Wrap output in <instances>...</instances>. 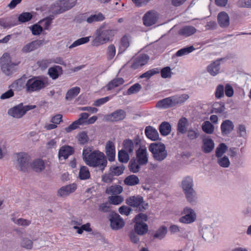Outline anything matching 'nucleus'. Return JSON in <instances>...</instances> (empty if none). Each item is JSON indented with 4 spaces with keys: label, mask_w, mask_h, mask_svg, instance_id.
Here are the masks:
<instances>
[{
    "label": "nucleus",
    "mask_w": 251,
    "mask_h": 251,
    "mask_svg": "<svg viewBox=\"0 0 251 251\" xmlns=\"http://www.w3.org/2000/svg\"><path fill=\"white\" fill-rule=\"evenodd\" d=\"M234 125L229 120L224 121L221 125V129L223 135L229 134L234 129Z\"/></svg>",
    "instance_id": "24"
},
{
    "label": "nucleus",
    "mask_w": 251,
    "mask_h": 251,
    "mask_svg": "<svg viewBox=\"0 0 251 251\" xmlns=\"http://www.w3.org/2000/svg\"><path fill=\"white\" fill-rule=\"evenodd\" d=\"M141 85L139 83H135L131 86L127 91V95H131L139 92L141 89Z\"/></svg>",
    "instance_id": "61"
},
{
    "label": "nucleus",
    "mask_w": 251,
    "mask_h": 251,
    "mask_svg": "<svg viewBox=\"0 0 251 251\" xmlns=\"http://www.w3.org/2000/svg\"><path fill=\"white\" fill-rule=\"evenodd\" d=\"M78 141L80 144H84L88 142L89 138L85 131H82L77 135Z\"/></svg>",
    "instance_id": "62"
},
{
    "label": "nucleus",
    "mask_w": 251,
    "mask_h": 251,
    "mask_svg": "<svg viewBox=\"0 0 251 251\" xmlns=\"http://www.w3.org/2000/svg\"><path fill=\"white\" fill-rule=\"evenodd\" d=\"M202 143V149L204 153H210L213 150L215 144L211 138H203Z\"/></svg>",
    "instance_id": "25"
},
{
    "label": "nucleus",
    "mask_w": 251,
    "mask_h": 251,
    "mask_svg": "<svg viewBox=\"0 0 251 251\" xmlns=\"http://www.w3.org/2000/svg\"><path fill=\"white\" fill-rule=\"evenodd\" d=\"M76 189V185L75 183L67 185L61 187L57 191L58 196L65 197L73 193Z\"/></svg>",
    "instance_id": "21"
},
{
    "label": "nucleus",
    "mask_w": 251,
    "mask_h": 251,
    "mask_svg": "<svg viewBox=\"0 0 251 251\" xmlns=\"http://www.w3.org/2000/svg\"><path fill=\"white\" fill-rule=\"evenodd\" d=\"M104 19V16L101 13L91 15L88 17L86 21L89 24H92L96 22H100Z\"/></svg>",
    "instance_id": "43"
},
{
    "label": "nucleus",
    "mask_w": 251,
    "mask_h": 251,
    "mask_svg": "<svg viewBox=\"0 0 251 251\" xmlns=\"http://www.w3.org/2000/svg\"><path fill=\"white\" fill-rule=\"evenodd\" d=\"M90 176L88 168L86 166L81 167L79 172V177L80 179L85 180L89 178Z\"/></svg>",
    "instance_id": "48"
},
{
    "label": "nucleus",
    "mask_w": 251,
    "mask_h": 251,
    "mask_svg": "<svg viewBox=\"0 0 251 251\" xmlns=\"http://www.w3.org/2000/svg\"><path fill=\"white\" fill-rule=\"evenodd\" d=\"M116 53V49L114 45H110L107 50V59L110 60L113 58Z\"/></svg>",
    "instance_id": "58"
},
{
    "label": "nucleus",
    "mask_w": 251,
    "mask_h": 251,
    "mask_svg": "<svg viewBox=\"0 0 251 251\" xmlns=\"http://www.w3.org/2000/svg\"><path fill=\"white\" fill-rule=\"evenodd\" d=\"M195 50V48L193 46L183 48L178 50L176 53V55L177 57L182 56L183 55H187L192 52Z\"/></svg>",
    "instance_id": "45"
},
{
    "label": "nucleus",
    "mask_w": 251,
    "mask_h": 251,
    "mask_svg": "<svg viewBox=\"0 0 251 251\" xmlns=\"http://www.w3.org/2000/svg\"><path fill=\"white\" fill-rule=\"evenodd\" d=\"M184 216L180 218L179 221L182 223L190 224L196 219V215L194 211L191 208H184L183 212Z\"/></svg>",
    "instance_id": "12"
},
{
    "label": "nucleus",
    "mask_w": 251,
    "mask_h": 251,
    "mask_svg": "<svg viewBox=\"0 0 251 251\" xmlns=\"http://www.w3.org/2000/svg\"><path fill=\"white\" fill-rule=\"evenodd\" d=\"M217 158V163L221 167L227 168L230 165V161L227 156L225 155Z\"/></svg>",
    "instance_id": "52"
},
{
    "label": "nucleus",
    "mask_w": 251,
    "mask_h": 251,
    "mask_svg": "<svg viewBox=\"0 0 251 251\" xmlns=\"http://www.w3.org/2000/svg\"><path fill=\"white\" fill-rule=\"evenodd\" d=\"M141 142V139L137 137L133 140L130 139H126L123 142L124 149L126 152L130 154L133 153L134 149H137L140 146L139 145Z\"/></svg>",
    "instance_id": "10"
},
{
    "label": "nucleus",
    "mask_w": 251,
    "mask_h": 251,
    "mask_svg": "<svg viewBox=\"0 0 251 251\" xmlns=\"http://www.w3.org/2000/svg\"><path fill=\"white\" fill-rule=\"evenodd\" d=\"M215 97L220 99L224 96V86L222 84L218 85L215 93Z\"/></svg>",
    "instance_id": "64"
},
{
    "label": "nucleus",
    "mask_w": 251,
    "mask_h": 251,
    "mask_svg": "<svg viewBox=\"0 0 251 251\" xmlns=\"http://www.w3.org/2000/svg\"><path fill=\"white\" fill-rule=\"evenodd\" d=\"M118 160L122 163H126L129 160V155L127 152L124 150L119 151L118 153Z\"/></svg>",
    "instance_id": "44"
},
{
    "label": "nucleus",
    "mask_w": 251,
    "mask_h": 251,
    "mask_svg": "<svg viewBox=\"0 0 251 251\" xmlns=\"http://www.w3.org/2000/svg\"><path fill=\"white\" fill-rule=\"evenodd\" d=\"M140 166L142 165L139 164L138 161L133 158L130 160L128 164V168L130 172L136 173L139 171Z\"/></svg>",
    "instance_id": "39"
},
{
    "label": "nucleus",
    "mask_w": 251,
    "mask_h": 251,
    "mask_svg": "<svg viewBox=\"0 0 251 251\" xmlns=\"http://www.w3.org/2000/svg\"><path fill=\"white\" fill-rule=\"evenodd\" d=\"M194 182L193 178L187 176L185 177L182 181V188L183 191L194 189Z\"/></svg>",
    "instance_id": "33"
},
{
    "label": "nucleus",
    "mask_w": 251,
    "mask_h": 251,
    "mask_svg": "<svg viewBox=\"0 0 251 251\" xmlns=\"http://www.w3.org/2000/svg\"><path fill=\"white\" fill-rule=\"evenodd\" d=\"M52 62L51 59H42L38 61L37 63L39 67L42 70H45Z\"/></svg>",
    "instance_id": "57"
},
{
    "label": "nucleus",
    "mask_w": 251,
    "mask_h": 251,
    "mask_svg": "<svg viewBox=\"0 0 251 251\" xmlns=\"http://www.w3.org/2000/svg\"><path fill=\"white\" fill-rule=\"evenodd\" d=\"M158 18V14L157 12L153 10H150L144 14L142 20L145 26H150L156 24Z\"/></svg>",
    "instance_id": "11"
},
{
    "label": "nucleus",
    "mask_w": 251,
    "mask_h": 251,
    "mask_svg": "<svg viewBox=\"0 0 251 251\" xmlns=\"http://www.w3.org/2000/svg\"><path fill=\"white\" fill-rule=\"evenodd\" d=\"M90 36L82 37L76 40V41L74 42L72 45L70 46V47H69V49H72L79 45L88 43L90 40Z\"/></svg>",
    "instance_id": "53"
},
{
    "label": "nucleus",
    "mask_w": 251,
    "mask_h": 251,
    "mask_svg": "<svg viewBox=\"0 0 251 251\" xmlns=\"http://www.w3.org/2000/svg\"><path fill=\"white\" fill-rule=\"evenodd\" d=\"M220 66L219 60H216L207 67V71L211 75L215 76L219 73Z\"/></svg>",
    "instance_id": "32"
},
{
    "label": "nucleus",
    "mask_w": 251,
    "mask_h": 251,
    "mask_svg": "<svg viewBox=\"0 0 251 251\" xmlns=\"http://www.w3.org/2000/svg\"><path fill=\"white\" fill-rule=\"evenodd\" d=\"M117 30L111 29L102 24L98 28L94 34L95 38L92 42L94 46H99L109 42L115 35Z\"/></svg>",
    "instance_id": "2"
},
{
    "label": "nucleus",
    "mask_w": 251,
    "mask_h": 251,
    "mask_svg": "<svg viewBox=\"0 0 251 251\" xmlns=\"http://www.w3.org/2000/svg\"><path fill=\"white\" fill-rule=\"evenodd\" d=\"M124 200V197L121 195L111 196L108 197V201L110 204L114 205L120 204L123 202Z\"/></svg>",
    "instance_id": "46"
},
{
    "label": "nucleus",
    "mask_w": 251,
    "mask_h": 251,
    "mask_svg": "<svg viewBox=\"0 0 251 251\" xmlns=\"http://www.w3.org/2000/svg\"><path fill=\"white\" fill-rule=\"evenodd\" d=\"M80 91V89L78 87H75L69 89L66 94L65 99L67 100H71L79 93Z\"/></svg>",
    "instance_id": "38"
},
{
    "label": "nucleus",
    "mask_w": 251,
    "mask_h": 251,
    "mask_svg": "<svg viewBox=\"0 0 251 251\" xmlns=\"http://www.w3.org/2000/svg\"><path fill=\"white\" fill-rule=\"evenodd\" d=\"M47 85V78L42 76H33L27 80L25 88L27 93H31L33 92H39L44 89Z\"/></svg>",
    "instance_id": "3"
},
{
    "label": "nucleus",
    "mask_w": 251,
    "mask_h": 251,
    "mask_svg": "<svg viewBox=\"0 0 251 251\" xmlns=\"http://www.w3.org/2000/svg\"><path fill=\"white\" fill-rule=\"evenodd\" d=\"M105 153L108 160L110 162L113 161L115 158V148L113 142L108 141L105 145Z\"/></svg>",
    "instance_id": "20"
},
{
    "label": "nucleus",
    "mask_w": 251,
    "mask_h": 251,
    "mask_svg": "<svg viewBox=\"0 0 251 251\" xmlns=\"http://www.w3.org/2000/svg\"><path fill=\"white\" fill-rule=\"evenodd\" d=\"M74 152V149L70 146L62 147L59 151L58 156L60 158L63 157L64 159H66L68 156L72 154Z\"/></svg>",
    "instance_id": "34"
},
{
    "label": "nucleus",
    "mask_w": 251,
    "mask_h": 251,
    "mask_svg": "<svg viewBox=\"0 0 251 251\" xmlns=\"http://www.w3.org/2000/svg\"><path fill=\"white\" fill-rule=\"evenodd\" d=\"M21 245L26 249H31L33 246V242L27 238H24L22 239Z\"/></svg>",
    "instance_id": "63"
},
{
    "label": "nucleus",
    "mask_w": 251,
    "mask_h": 251,
    "mask_svg": "<svg viewBox=\"0 0 251 251\" xmlns=\"http://www.w3.org/2000/svg\"><path fill=\"white\" fill-rule=\"evenodd\" d=\"M187 201L192 204H196L197 201L198 197L197 192L194 189H191L183 191Z\"/></svg>",
    "instance_id": "26"
},
{
    "label": "nucleus",
    "mask_w": 251,
    "mask_h": 251,
    "mask_svg": "<svg viewBox=\"0 0 251 251\" xmlns=\"http://www.w3.org/2000/svg\"><path fill=\"white\" fill-rule=\"evenodd\" d=\"M63 73L62 69L59 66H54L48 70V74L52 79H57Z\"/></svg>",
    "instance_id": "27"
},
{
    "label": "nucleus",
    "mask_w": 251,
    "mask_h": 251,
    "mask_svg": "<svg viewBox=\"0 0 251 251\" xmlns=\"http://www.w3.org/2000/svg\"><path fill=\"white\" fill-rule=\"evenodd\" d=\"M44 40H35L25 45L22 50L24 53L31 52L43 46L44 44Z\"/></svg>",
    "instance_id": "18"
},
{
    "label": "nucleus",
    "mask_w": 251,
    "mask_h": 251,
    "mask_svg": "<svg viewBox=\"0 0 251 251\" xmlns=\"http://www.w3.org/2000/svg\"><path fill=\"white\" fill-rule=\"evenodd\" d=\"M149 150L152 153L153 158L158 161L164 160L168 155L165 146L161 143L151 144Z\"/></svg>",
    "instance_id": "5"
},
{
    "label": "nucleus",
    "mask_w": 251,
    "mask_h": 251,
    "mask_svg": "<svg viewBox=\"0 0 251 251\" xmlns=\"http://www.w3.org/2000/svg\"><path fill=\"white\" fill-rule=\"evenodd\" d=\"M174 106L176 104H181L187 100L189 96L187 94H182L178 96L172 97Z\"/></svg>",
    "instance_id": "42"
},
{
    "label": "nucleus",
    "mask_w": 251,
    "mask_h": 251,
    "mask_svg": "<svg viewBox=\"0 0 251 251\" xmlns=\"http://www.w3.org/2000/svg\"><path fill=\"white\" fill-rule=\"evenodd\" d=\"M11 87L15 90L18 91L21 90L23 88L25 87L23 79L20 78L15 81L11 84Z\"/></svg>",
    "instance_id": "60"
},
{
    "label": "nucleus",
    "mask_w": 251,
    "mask_h": 251,
    "mask_svg": "<svg viewBox=\"0 0 251 251\" xmlns=\"http://www.w3.org/2000/svg\"><path fill=\"white\" fill-rule=\"evenodd\" d=\"M80 117L77 120L74 121L69 126L65 128L67 132H70L73 130H75L78 127L79 125H82L89 117V114L87 113H82L79 115Z\"/></svg>",
    "instance_id": "15"
},
{
    "label": "nucleus",
    "mask_w": 251,
    "mask_h": 251,
    "mask_svg": "<svg viewBox=\"0 0 251 251\" xmlns=\"http://www.w3.org/2000/svg\"><path fill=\"white\" fill-rule=\"evenodd\" d=\"M76 0H62L57 3V6L59 7L57 13H62L73 7L76 4Z\"/></svg>",
    "instance_id": "16"
},
{
    "label": "nucleus",
    "mask_w": 251,
    "mask_h": 251,
    "mask_svg": "<svg viewBox=\"0 0 251 251\" xmlns=\"http://www.w3.org/2000/svg\"><path fill=\"white\" fill-rule=\"evenodd\" d=\"M167 232V227L165 226H162L160 228H159L156 231L154 235V238L159 239H162L165 236Z\"/></svg>",
    "instance_id": "51"
},
{
    "label": "nucleus",
    "mask_w": 251,
    "mask_h": 251,
    "mask_svg": "<svg viewBox=\"0 0 251 251\" xmlns=\"http://www.w3.org/2000/svg\"><path fill=\"white\" fill-rule=\"evenodd\" d=\"M124 183L127 186H134L139 183V179L137 176L131 175L125 178Z\"/></svg>",
    "instance_id": "36"
},
{
    "label": "nucleus",
    "mask_w": 251,
    "mask_h": 251,
    "mask_svg": "<svg viewBox=\"0 0 251 251\" xmlns=\"http://www.w3.org/2000/svg\"><path fill=\"white\" fill-rule=\"evenodd\" d=\"M36 106L33 105H23V103H21L8 110L9 115L15 118H20L22 117L27 111L36 108Z\"/></svg>",
    "instance_id": "8"
},
{
    "label": "nucleus",
    "mask_w": 251,
    "mask_h": 251,
    "mask_svg": "<svg viewBox=\"0 0 251 251\" xmlns=\"http://www.w3.org/2000/svg\"><path fill=\"white\" fill-rule=\"evenodd\" d=\"M197 31V29L193 26L185 25L178 31V34L183 37H188L194 35Z\"/></svg>",
    "instance_id": "22"
},
{
    "label": "nucleus",
    "mask_w": 251,
    "mask_h": 251,
    "mask_svg": "<svg viewBox=\"0 0 251 251\" xmlns=\"http://www.w3.org/2000/svg\"><path fill=\"white\" fill-rule=\"evenodd\" d=\"M156 106L160 108H168L174 106L172 97L158 101Z\"/></svg>",
    "instance_id": "28"
},
{
    "label": "nucleus",
    "mask_w": 251,
    "mask_h": 251,
    "mask_svg": "<svg viewBox=\"0 0 251 251\" xmlns=\"http://www.w3.org/2000/svg\"><path fill=\"white\" fill-rule=\"evenodd\" d=\"M145 132L147 137L151 140L155 141L159 138L158 131L151 126L146 127Z\"/></svg>",
    "instance_id": "29"
},
{
    "label": "nucleus",
    "mask_w": 251,
    "mask_h": 251,
    "mask_svg": "<svg viewBox=\"0 0 251 251\" xmlns=\"http://www.w3.org/2000/svg\"><path fill=\"white\" fill-rule=\"evenodd\" d=\"M31 167L34 171L40 172L45 168V162L42 159H37L32 162Z\"/></svg>",
    "instance_id": "30"
},
{
    "label": "nucleus",
    "mask_w": 251,
    "mask_h": 251,
    "mask_svg": "<svg viewBox=\"0 0 251 251\" xmlns=\"http://www.w3.org/2000/svg\"><path fill=\"white\" fill-rule=\"evenodd\" d=\"M136 159L141 165H145L148 162V152L145 147L140 146L136 150Z\"/></svg>",
    "instance_id": "14"
},
{
    "label": "nucleus",
    "mask_w": 251,
    "mask_h": 251,
    "mask_svg": "<svg viewBox=\"0 0 251 251\" xmlns=\"http://www.w3.org/2000/svg\"><path fill=\"white\" fill-rule=\"evenodd\" d=\"M123 191V188L121 185H113L106 188L105 193L108 195H117L121 194Z\"/></svg>",
    "instance_id": "31"
},
{
    "label": "nucleus",
    "mask_w": 251,
    "mask_h": 251,
    "mask_svg": "<svg viewBox=\"0 0 251 251\" xmlns=\"http://www.w3.org/2000/svg\"><path fill=\"white\" fill-rule=\"evenodd\" d=\"M32 18V15L29 12H24L18 17V21L20 23H25L30 21Z\"/></svg>",
    "instance_id": "54"
},
{
    "label": "nucleus",
    "mask_w": 251,
    "mask_h": 251,
    "mask_svg": "<svg viewBox=\"0 0 251 251\" xmlns=\"http://www.w3.org/2000/svg\"><path fill=\"white\" fill-rule=\"evenodd\" d=\"M159 130L162 135L166 136L170 133L171 126L168 122H163L159 126Z\"/></svg>",
    "instance_id": "37"
},
{
    "label": "nucleus",
    "mask_w": 251,
    "mask_h": 251,
    "mask_svg": "<svg viewBox=\"0 0 251 251\" xmlns=\"http://www.w3.org/2000/svg\"><path fill=\"white\" fill-rule=\"evenodd\" d=\"M20 61L12 62L11 56L7 52L4 53L0 58V65L2 72L6 75H9L14 71V67L20 64Z\"/></svg>",
    "instance_id": "4"
},
{
    "label": "nucleus",
    "mask_w": 251,
    "mask_h": 251,
    "mask_svg": "<svg viewBox=\"0 0 251 251\" xmlns=\"http://www.w3.org/2000/svg\"><path fill=\"white\" fill-rule=\"evenodd\" d=\"M200 134L198 129L194 130L190 128L187 131V137L190 140L196 139L199 136Z\"/></svg>",
    "instance_id": "56"
},
{
    "label": "nucleus",
    "mask_w": 251,
    "mask_h": 251,
    "mask_svg": "<svg viewBox=\"0 0 251 251\" xmlns=\"http://www.w3.org/2000/svg\"><path fill=\"white\" fill-rule=\"evenodd\" d=\"M83 159L89 166L100 168L102 172L107 165V160L103 152L99 151H91L90 148L84 149L82 153Z\"/></svg>",
    "instance_id": "1"
},
{
    "label": "nucleus",
    "mask_w": 251,
    "mask_h": 251,
    "mask_svg": "<svg viewBox=\"0 0 251 251\" xmlns=\"http://www.w3.org/2000/svg\"><path fill=\"white\" fill-rule=\"evenodd\" d=\"M16 167L22 172H26L29 167L30 157L25 152H19L15 154Z\"/></svg>",
    "instance_id": "7"
},
{
    "label": "nucleus",
    "mask_w": 251,
    "mask_h": 251,
    "mask_svg": "<svg viewBox=\"0 0 251 251\" xmlns=\"http://www.w3.org/2000/svg\"><path fill=\"white\" fill-rule=\"evenodd\" d=\"M110 205V204L109 202L100 203L99 205L98 210L99 211L104 213L109 212V214L110 212H113L111 210Z\"/></svg>",
    "instance_id": "59"
},
{
    "label": "nucleus",
    "mask_w": 251,
    "mask_h": 251,
    "mask_svg": "<svg viewBox=\"0 0 251 251\" xmlns=\"http://www.w3.org/2000/svg\"><path fill=\"white\" fill-rule=\"evenodd\" d=\"M202 130L207 134H211L214 129V126L209 121H205L202 125Z\"/></svg>",
    "instance_id": "49"
},
{
    "label": "nucleus",
    "mask_w": 251,
    "mask_h": 251,
    "mask_svg": "<svg viewBox=\"0 0 251 251\" xmlns=\"http://www.w3.org/2000/svg\"><path fill=\"white\" fill-rule=\"evenodd\" d=\"M134 230L138 235H143L148 231V226L147 224L142 221H134Z\"/></svg>",
    "instance_id": "23"
},
{
    "label": "nucleus",
    "mask_w": 251,
    "mask_h": 251,
    "mask_svg": "<svg viewBox=\"0 0 251 251\" xmlns=\"http://www.w3.org/2000/svg\"><path fill=\"white\" fill-rule=\"evenodd\" d=\"M226 109L225 104L223 102H215L213 104L211 112L221 113Z\"/></svg>",
    "instance_id": "47"
},
{
    "label": "nucleus",
    "mask_w": 251,
    "mask_h": 251,
    "mask_svg": "<svg viewBox=\"0 0 251 251\" xmlns=\"http://www.w3.org/2000/svg\"><path fill=\"white\" fill-rule=\"evenodd\" d=\"M125 169V167L123 165L119 166L112 165L110 167L109 172L114 176H119L123 174Z\"/></svg>",
    "instance_id": "40"
},
{
    "label": "nucleus",
    "mask_w": 251,
    "mask_h": 251,
    "mask_svg": "<svg viewBox=\"0 0 251 251\" xmlns=\"http://www.w3.org/2000/svg\"><path fill=\"white\" fill-rule=\"evenodd\" d=\"M187 125V120L185 118H181L177 124V131L182 134L184 133L186 131Z\"/></svg>",
    "instance_id": "41"
},
{
    "label": "nucleus",
    "mask_w": 251,
    "mask_h": 251,
    "mask_svg": "<svg viewBox=\"0 0 251 251\" xmlns=\"http://www.w3.org/2000/svg\"><path fill=\"white\" fill-rule=\"evenodd\" d=\"M227 150V147L225 143L220 144L216 149V156L217 157L223 156Z\"/></svg>",
    "instance_id": "50"
},
{
    "label": "nucleus",
    "mask_w": 251,
    "mask_h": 251,
    "mask_svg": "<svg viewBox=\"0 0 251 251\" xmlns=\"http://www.w3.org/2000/svg\"><path fill=\"white\" fill-rule=\"evenodd\" d=\"M126 112L123 109H118L111 114L104 116V119L108 122H118L124 120L126 117Z\"/></svg>",
    "instance_id": "13"
},
{
    "label": "nucleus",
    "mask_w": 251,
    "mask_h": 251,
    "mask_svg": "<svg viewBox=\"0 0 251 251\" xmlns=\"http://www.w3.org/2000/svg\"><path fill=\"white\" fill-rule=\"evenodd\" d=\"M159 71L157 68H154L150 70L147 71L146 72L143 73L140 76V78H146L147 79H149L152 75L158 74Z\"/></svg>",
    "instance_id": "55"
},
{
    "label": "nucleus",
    "mask_w": 251,
    "mask_h": 251,
    "mask_svg": "<svg viewBox=\"0 0 251 251\" xmlns=\"http://www.w3.org/2000/svg\"><path fill=\"white\" fill-rule=\"evenodd\" d=\"M149 58V56L146 54L139 55L133 61L131 68L135 70L145 65L148 63Z\"/></svg>",
    "instance_id": "17"
},
{
    "label": "nucleus",
    "mask_w": 251,
    "mask_h": 251,
    "mask_svg": "<svg viewBox=\"0 0 251 251\" xmlns=\"http://www.w3.org/2000/svg\"><path fill=\"white\" fill-rule=\"evenodd\" d=\"M112 229L118 230L122 228L125 225V222L121 216L115 212H110L108 215Z\"/></svg>",
    "instance_id": "9"
},
{
    "label": "nucleus",
    "mask_w": 251,
    "mask_h": 251,
    "mask_svg": "<svg viewBox=\"0 0 251 251\" xmlns=\"http://www.w3.org/2000/svg\"><path fill=\"white\" fill-rule=\"evenodd\" d=\"M125 81L122 77L115 78L110 81L107 85V90L109 91L117 87L124 83Z\"/></svg>",
    "instance_id": "35"
},
{
    "label": "nucleus",
    "mask_w": 251,
    "mask_h": 251,
    "mask_svg": "<svg viewBox=\"0 0 251 251\" xmlns=\"http://www.w3.org/2000/svg\"><path fill=\"white\" fill-rule=\"evenodd\" d=\"M218 23L222 28L227 27L230 24L229 17L228 15L224 11L219 13L217 16Z\"/></svg>",
    "instance_id": "19"
},
{
    "label": "nucleus",
    "mask_w": 251,
    "mask_h": 251,
    "mask_svg": "<svg viewBox=\"0 0 251 251\" xmlns=\"http://www.w3.org/2000/svg\"><path fill=\"white\" fill-rule=\"evenodd\" d=\"M127 205L135 208L137 212H143L148 207V204L144 201L143 197L140 195L132 196L126 200Z\"/></svg>",
    "instance_id": "6"
}]
</instances>
